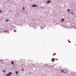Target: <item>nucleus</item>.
Segmentation results:
<instances>
[{
    "label": "nucleus",
    "instance_id": "nucleus-1",
    "mask_svg": "<svg viewBox=\"0 0 76 76\" xmlns=\"http://www.w3.org/2000/svg\"><path fill=\"white\" fill-rule=\"evenodd\" d=\"M12 72H9L7 74V76H10V75H12Z\"/></svg>",
    "mask_w": 76,
    "mask_h": 76
},
{
    "label": "nucleus",
    "instance_id": "nucleus-2",
    "mask_svg": "<svg viewBox=\"0 0 76 76\" xmlns=\"http://www.w3.org/2000/svg\"><path fill=\"white\" fill-rule=\"evenodd\" d=\"M54 60H55V58H53L52 59L51 61H52V62H53V61H54Z\"/></svg>",
    "mask_w": 76,
    "mask_h": 76
},
{
    "label": "nucleus",
    "instance_id": "nucleus-3",
    "mask_svg": "<svg viewBox=\"0 0 76 76\" xmlns=\"http://www.w3.org/2000/svg\"><path fill=\"white\" fill-rule=\"evenodd\" d=\"M51 2V1H48L47 2H46V3H50Z\"/></svg>",
    "mask_w": 76,
    "mask_h": 76
},
{
    "label": "nucleus",
    "instance_id": "nucleus-4",
    "mask_svg": "<svg viewBox=\"0 0 76 76\" xmlns=\"http://www.w3.org/2000/svg\"><path fill=\"white\" fill-rule=\"evenodd\" d=\"M32 7H37V6L36 5H32Z\"/></svg>",
    "mask_w": 76,
    "mask_h": 76
},
{
    "label": "nucleus",
    "instance_id": "nucleus-5",
    "mask_svg": "<svg viewBox=\"0 0 76 76\" xmlns=\"http://www.w3.org/2000/svg\"><path fill=\"white\" fill-rule=\"evenodd\" d=\"M61 72H62V73H65V72H64V71L63 70H61Z\"/></svg>",
    "mask_w": 76,
    "mask_h": 76
},
{
    "label": "nucleus",
    "instance_id": "nucleus-6",
    "mask_svg": "<svg viewBox=\"0 0 76 76\" xmlns=\"http://www.w3.org/2000/svg\"><path fill=\"white\" fill-rule=\"evenodd\" d=\"M12 64H13V65H14V62L13 61H12Z\"/></svg>",
    "mask_w": 76,
    "mask_h": 76
},
{
    "label": "nucleus",
    "instance_id": "nucleus-7",
    "mask_svg": "<svg viewBox=\"0 0 76 76\" xmlns=\"http://www.w3.org/2000/svg\"><path fill=\"white\" fill-rule=\"evenodd\" d=\"M2 12V10H0V13H1Z\"/></svg>",
    "mask_w": 76,
    "mask_h": 76
},
{
    "label": "nucleus",
    "instance_id": "nucleus-8",
    "mask_svg": "<svg viewBox=\"0 0 76 76\" xmlns=\"http://www.w3.org/2000/svg\"><path fill=\"white\" fill-rule=\"evenodd\" d=\"M67 12H70V9H68L67 10Z\"/></svg>",
    "mask_w": 76,
    "mask_h": 76
},
{
    "label": "nucleus",
    "instance_id": "nucleus-9",
    "mask_svg": "<svg viewBox=\"0 0 76 76\" xmlns=\"http://www.w3.org/2000/svg\"><path fill=\"white\" fill-rule=\"evenodd\" d=\"M64 18H62L61 21H64Z\"/></svg>",
    "mask_w": 76,
    "mask_h": 76
},
{
    "label": "nucleus",
    "instance_id": "nucleus-10",
    "mask_svg": "<svg viewBox=\"0 0 76 76\" xmlns=\"http://www.w3.org/2000/svg\"><path fill=\"white\" fill-rule=\"evenodd\" d=\"M23 10H25V7H23Z\"/></svg>",
    "mask_w": 76,
    "mask_h": 76
},
{
    "label": "nucleus",
    "instance_id": "nucleus-11",
    "mask_svg": "<svg viewBox=\"0 0 76 76\" xmlns=\"http://www.w3.org/2000/svg\"><path fill=\"white\" fill-rule=\"evenodd\" d=\"M6 22H8L9 20H6Z\"/></svg>",
    "mask_w": 76,
    "mask_h": 76
},
{
    "label": "nucleus",
    "instance_id": "nucleus-12",
    "mask_svg": "<svg viewBox=\"0 0 76 76\" xmlns=\"http://www.w3.org/2000/svg\"><path fill=\"white\" fill-rule=\"evenodd\" d=\"M16 73L17 74L18 73V71H16Z\"/></svg>",
    "mask_w": 76,
    "mask_h": 76
},
{
    "label": "nucleus",
    "instance_id": "nucleus-13",
    "mask_svg": "<svg viewBox=\"0 0 76 76\" xmlns=\"http://www.w3.org/2000/svg\"><path fill=\"white\" fill-rule=\"evenodd\" d=\"M71 13H72V14L73 15L74 14V13L72 12H71Z\"/></svg>",
    "mask_w": 76,
    "mask_h": 76
},
{
    "label": "nucleus",
    "instance_id": "nucleus-14",
    "mask_svg": "<svg viewBox=\"0 0 76 76\" xmlns=\"http://www.w3.org/2000/svg\"><path fill=\"white\" fill-rule=\"evenodd\" d=\"M14 32H16V30H14Z\"/></svg>",
    "mask_w": 76,
    "mask_h": 76
},
{
    "label": "nucleus",
    "instance_id": "nucleus-15",
    "mask_svg": "<svg viewBox=\"0 0 76 76\" xmlns=\"http://www.w3.org/2000/svg\"><path fill=\"white\" fill-rule=\"evenodd\" d=\"M3 72H5V70H3Z\"/></svg>",
    "mask_w": 76,
    "mask_h": 76
}]
</instances>
